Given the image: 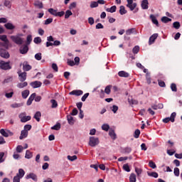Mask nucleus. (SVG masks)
<instances>
[{
    "label": "nucleus",
    "mask_w": 182,
    "mask_h": 182,
    "mask_svg": "<svg viewBox=\"0 0 182 182\" xmlns=\"http://www.w3.org/2000/svg\"><path fill=\"white\" fill-rule=\"evenodd\" d=\"M0 41H2L3 43H0V48H5L6 49H8L9 46V41L8 40V38L6 37V35H0Z\"/></svg>",
    "instance_id": "1"
},
{
    "label": "nucleus",
    "mask_w": 182,
    "mask_h": 182,
    "mask_svg": "<svg viewBox=\"0 0 182 182\" xmlns=\"http://www.w3.org/2000/svg\"><path fill=\"white\" fill-rule=\"evenodd\" d=\"M99 143H100V141H99V138H97L96 136H90V137L88 144L91 147H96V146H97L99 144Z\"/></svg>",
    "instance_id": "2"
},
{
    "label": "nucleus",
    "mask_w": 182,
    "mask_h": 182,
    "mask_svg": "<svg viewBox=\"0 0 182 182\" xmlns=\"http://www.w3.org/2000/svg\"><path fill=\"white\" fill-rule=\"evenodd\" d=\"M11 39L14 43H16V45H22V43H23V38L18 36H11Z\"/></svg>",
    "instance_id": "3"
},
{
    "label": "nucleus",
    "mask_w": 182,
    "mask_h": 182,
    "mask_svg": "<svg viewBox=\"0 0 182 182\" xmlns=\"http://www.w3.org/2000/svg\"><path fill=\"white\" fill-rule=\"evenodd\" d=\"M19 119L22 123H26L31 120V116H26V113L23 112L18 115Z\"/></svg>",
    "instance_id": "4"
},
{
    "label": "nucleus",
    "mask_w": 182,
    "mask_h": 182,
    "mask_svg": "<svg viewBox=\"0 0 182 182\" xmlns=\"http://www.w3.org/2000/svg\"><path fill=\"white\" fill-rule=\"evenodd\" d=\"M176 116H177V114L176 112H173L171 114L170 117H166L162 120L164 123H168V122H171V123H174Z\"/></svg>",
    "instance_id": "5"
},
{
    "label": "nucleus",
    "mask_w": 182,
    "mask_h": 182,
    "mask_svg": "<svg viewBox=\"0 0 182 182\" xmlns=\"http://www.w3.org/2000/svg\"><path fill=\"white\" fill-rule=\"evenodd\" d=\"M0 68L3 69V70H8L11 69V65H9V63L8 62L0 60Z\"/></svg>",
    "instance_id": "6"
},
{
    "label": "nucleus",
    "mask_w": 182,
    "mask_h": 182,
    "mask_svg": "<svg viewBox=\"0 0 182 182\" xmlns=\"http://www.w3.org/2000/svg\"><path fill=\"white\" fill-rule=\"evenodd\" d=\"M0 134H1V136H4V137H9V136H12L14 134V132L8 130V129H1L0 130Z\"/></svg>",
    "instance_id": "7"
},
{
    "label": "nucleus",
    "mask_w": 182,
    "mask_h": 182,
    "mask_svg": "<svg viewBox=\"0 0 182 182\" xmlns=\"http://www.w3.org/2000/svg\"><path fill=\"white\" fill-rule=\"evenodd\" d=\"M0 56L4 58V59H8L9 58V53L6 50L1 48L0 49Z\"/></svg>",
    "instance_id": "8"
},
{
    "label": "nucleus",
    "mask_w": 182,
    "mask_h": 182,
    "mask_svg": "<svg viewBox=\"0 0 182 182\" xmlns=\"http://www.w3.org/2000/svg\"><path fill=\"white\" fill-rule=\"evenodd\" d=\"M18 77H19L20 82H25L26 80V72L22 73V71H18Z\"/></svg>",
    "instance_id": "9"
},
{
    "label": "nucleus",
    "mask_w": 182,
    "mask_h": 182,
    "mask_svg": "<svg viewBox=\"0 0 182 182\" xmlns=\"http://www.w3.org/2000/svg\"><path fill=\"white\" fill-rule=\"evenodd\" d=\"M26 178L27 180H29V178H31V180H33V181H38V176H36V174L33 173H31L28 175H27L26 176Z\"/></svg>",
    "instance_id": "10"
},
{
    "label": "nucleus",
    "mask_w": 182,
    "mask_h": 182,
    "mask_svg": "<svg viewBox=\"0 0 182 182\" xmlns=\"http://www.w3.org/2000/svg\"><path fill=\"white\" fill-rule=\"evenodd\" d=\"M31 87L33 89H36L38 87H41L42 86V83L40 81H34L30 83Z\"/></svg>",
    "instance_id": "11"
},
{
    "label": "nucleus",
    "mask_w": 182,
    "mask_h": 182,
    "mask_svg": "<svg viewBox=\"0 0 182 182\" xmlns=\"http://www.w3.org/2000/svg\"><path fill=\"white\" fill-rule=\"evenodd\" d=\"M158 37H159V34H158V33H154V34H153V35L149 38V45H153V43H154V41H156Z\"/></svg>",
    "instance_id": "12"
},
{
    "label": "nucleus",
    "mask_w": 182,
    "mask_h": 182,
    "mask_svg": "<svg viewBox=\"0 0 182 182\" xmlns=\"http://www.w3.org/2000/svg\"><path fill=\"white\" fill-rule=\"evenodd\" d=\"M70 95H74V96H81V95H83V91L80 90H75L70 92Z\"/></svg>",
    "instance_id": "13"
},
{
    "label": "nucleus",
    "mask_w": 182,
    "mask_h": 182,
    "mask_svg": "<svg viewBox=\"0 0 182 182\" xmlns=\"http://www.w3.org/2000/svg\"><path fill=\"white\" fill-rule=\"evenodd\" d=\"M141 6L142 9H149V0H143Z\"/></svg>",
    "instance_id": "14"
},
{
    "label": "nucleus",
    "mask_w": 182,
    "mask_h": 182,
    "mask_svg": "<svg viewBox=\"0 0 182 182\" xmlns=\"http://www.w3.org/2000/svg\"><path fill=\"white\" fill-rule=\"evenodd\" d=\"M28 50H29V48H28V45L26 44L20 48V53L22 55H25V53H28Z\"/></svg>",
    "instance_id": "15"
},
{
    "label": "nucleus",
    "mask_w": 182,
    "mask_h": 182,
    "mask_svg": "<svg viewBox=\"0 0 182 182\" xmlns=\"http://www.w3.org/2000/svg\"><path fill=\"white\" fill-rule=\"evenodd\" d=\"M31 69H32V67L31 65H29V64H28V63L24 62L23 63V70H24L25 72H28V71L31 70Z\"/></svg>",
    "instance_id": "16"
},
{
    "label": "nucleus",
    "mask_w": 182,
    "mask_h": 182,
    "mask_svg": "<svg viewBox=\"0 0 182 182\" xmlns=\"http://www.w3.org/2000/svg\"><path fill=\"white\" fill-rule=\"evenodd\" d=\"M118 75L119 76V77H129V76H130V74H129V73L126 71H119L118 73Z\"/></svg>",
    "instance_id": "17"
},
{
    "label": "nucleus",
    "mask_w": 182,
    "mask_h": 182,
    "mask_svg": "<svg viewBox=\"0 0 182 182\" xmlns=\"http://www.w3.org/2000/svg\"><path fill=\"white\" fill-rule=\"evenodd\" d=\"M28 137V131L22 130L21 135L19 136L20 140H23V139H26Z\"/></svg>",
    "instance_id": "18"
},
{
    "label": "nucleus",
    "mask_w": 182,
    "mask_h": 182,
    "mask_svg": "<svg viewBox=\"0 0 182 182\" xmlns=\"http://www.w3.org/2000/svg\"><path fill=\"white\" fill-rule=\"evenodd\" d=\"M109 136L112 139V140H116L117 138L116 133H114V130H109Z\"/></svg>",
    "instance_id": "19"
},
{
    "label": "nucleus",
    "mask_w": 182,
    "mask_h": 182,
    "mask_svg": "<svg viewBox=\"0 0 182 182\" xmlns=\"http://www.w3.org/2000/svg\"><path fill=\"white\" fill-rule=\"evenodd\" d=\"M4 26L6 29H9L10 31H12V29H15V26L12 24L11 23H6L4 24Z\"/></svg>",
    "instance_id": "20"
},
{
    "label": "nucleus",
    "mask_w": 182,
    "mask_h": 182,
    "mask_svg": "<svg viewBox=\"0 0 182 182\" xmlns=\"http://www.w3.org/2000/svg\"><path fill=\"white\" fill-rule=\"evenodd\" d=\"M67 120L69 124H71V125L75 124V119H73V117H72V115H68Z\"/></svg>",
    "instance_id": "21"
},
{
    "label": "nucleus",
    "mask_w": 182,
    "mask_h": 182,
    "mask_svg": "<svg viewBox=\"0 0 182 182\" xmlns=\"http://www.w3.org/2000/svg\"><path fill=\"white\" fill-rule=\"evenodd\" d=\"M32 157H33V153L31 152V151L27 150L26 151V155H25V159H32Z\"/></svg>",
    "instance_id": "22"
},
{
    "label": "nucleus",
    "mask_w": 182,
    "mask_h": 182,
    "mask_svg": "<svg viewBox=\"0 0 182 182\" xmlns=\"http://www.w3.org/2000/svg\"><path fill=\"white\" fill-rule=\"evenodd\" d=\"M150 18H151V19L153 23H154V25H156L157 26H159V21H157V18H156V16H154V15H151V16H150Z\"/></svg>",
    "instance_id": "23"
},
{
    "label": "nucleus",
    "mask_w": 182,
    "mask_h": 182,
    "mask_svg": "<svg viewBox=\"0 0 182 182\" xmlns=\"http://www.w3.org/2000/svg\"><path fill=\"white\" fill-rule=\"evenodd\" d=\"M116 9H117L116 6H112L110 8H107L106 11L107 12H110V14H113L114 12H116Z\"/></svg>",
    "instance_id": "24"
},
{
    "label": "nucleus",
    "mask_w": 182,
    "mask_h": 182,
    "mask_svg": "<svg viewBox=\"0 0 182 182\" xmlns=\"http://www.w3.org/2000/svg\"><path fill=\"white\" fill-rule=\"evenodd\" d=\"M42 116V114L41 112H36V114H34V119L37 120L38 122H41V117Z\"/></svg>",
    "instance_id": "25"
},
{
    "label": "nucleus",
    "mask_w": 182,
    "mask_h": 182,
    "mask_svg": "<svg viewBox=\"0 0 182 182\" xmlns=\"http://www.w3.org/2000/svg\"><path fill=\"white\" fill-rule=\"evenodd\" d=\"M161 22L164 23H168V22H171V18L167 17V16H164L161 19Z\"/></svg>",
    "instance_id": "26"
},
{
    "label": "nucleus",
    "mask_w": 182,
    "mask_h": 182,
    "mask_svg": "<svg viewBox=\"0 0 182 182\" xmlns=\"http://www.w3.org/2000/svg\"><path fill=\"white\" fill-rule=\"evenodd\" d=\"M18 175L20 178H22L23 176H25V171L23 168L18 169V173L16 174V176Z\"/></svg>",
    "instance_id": "27"
},
{
    "label": "nucleus",
    "mask_w": 182,
    "mask_h": 182,
    "mask_svg": "<svg viewBox=\"0 0 182 182\" xmlns=\"http://www.w3.org/2000/svg\"><path fill=\"white\" fill-rule=\"evenodd\" d=\"M26 86H28L27 82H20L17 85V87H18V89H23V87H26Z\"/></svg>",
    "instance_id": "28"
},
{
    "label": "nucleus",
    "mask_w": 182,
    "mask_h": 182,
    "mask_svg": "<svg viewBox=\"0 0 182 182\" xmlns=\"http://www.w3.org/2000/svg\"><path fill=\"white\" fill-rule=\"evenodd\" d=\"M23 99H26L29 96V90H26L21 92Z\"/></svg>",
    "instance_id": "29"
},
{
    "label": "nucleus",
    "mask_w": 182,
    "mask_h": 182,
    "mask_svg": "<svg viewBox=\"0 0 182 182\" xmlns=\"http://www.w3.org/2000/svg\"><path fill=\"white\" fill-rule=\"evenodd\" d=\"M119 14H120V15H126V14H127V11H126L124 6H120Z\"/></svg>",
    "instance_id": "30"
},
{
    "label": "nucleus",
    "mask_w": 182,
    "mask_h": 182,
    "mask_svg": "<svg viewBox=\"0 0 182 182\" xmlns=\"http://www.w3.org/2000/svg\"><path fill=\"white\" fill-rule=\"evenodd\" d=\"M147 174L149 177H154V178H157V177H159V173H157V172H147Z\"/></svg>",
    "instance_id": "31"
},
{
    "label": "nucleus",
    "mask_w": 182,
    "mask_h": 182,
    "mask_svg": "<svg viewBox=\"0 0 182 182\" xmlns=\"http://www.w3.org/2000/svg\"><path fill=\"white\" fill-rule=\"evenodd\" d=\"M128 102L129 103V105H138L139 104V101H137L136 100L132 99V98H128Z\"/></svg>",
    "instance_id": "32"
},
{
    "label": "nucleus",
    "mask_w": 182,
    "mask_h": 182,
    "mask_svg": "<svg viewBox=\"0 0 182 182\" xmlns=\"http://www.w3.org/2000/svg\"><path fill=\"white\" fill-rule=\"evenodd\" d=\"M50 103H51V107L52 109H56V107H58V102L55 100H50Z\"/></svg>",
    "instance_id": "33"
},
{
    "label": "nucleus",
    "mask_w": 182,
    "mask_h": 182,
    "mask_svg": "<svg viewBox=\"0 0 182 182\" xmlns=\"http://www.w3.org/2000/svg\"><path fill=\"white\" fill-rule=\"evenodd\" d=\"M122 168L124 171H127V173H130V166H129V164H124Z\"/></svg>",
    "instance_id": "34"
},
{
    "label": "nucleus",
    "mask_w": 182,
    "mask_h": 182,
    "mask_svg": "<svg viewBox=\"0 0 182 182\" xmlns=\"http://www.w3.org/2000/svg\"><path fill=\"white\" fill-rule=\"evenodd\" d=\"M4 5V6L9 8V9H11V8H12V4H11V1L9 0H5Z\"/></svg>",
    "instance_id": "35"
},
{
    "label": "nucleus",
    "mask_w": 182,
    "mask_h": 182,
    "mask_svg": "<svg viewBox=\"0 0 182 182\" xmlns=\"http://www.w3.org/2000/svg\"><path fill=\"white\" fill-rule=\"evenodd\" d=\"M67 159L68 160H69L70 161H75V160H77V156L76 155H74V156H70V155H68L67 156Z\"/></svg>",
    "instance_id": "36"
},
{
    "label": "nucleus",
    "mask_w": 182,
    "mask_h": 182,
    "mask_svg": "<svg viewBox=\"0 0 182 182\" xmlns=\"http://www.w3.org/2000/svg\"><path fill=\"white\" fill-rule=\"evenodd\" d=\"M72 15H73V14L72 13V11L70 10H67L65 11V19H69L70 16H72Z\"/></svg>",
    "instance_id": "37"
},
{
    "label": "nucleus",
    "mask_w": 182,
    "mask_h": 182,
    "mask_svg": "<svg viewBox=\"0 0 182 182\" xmlns=\"http://www.w3.org/2000/svg\"><path fill=\"white\" fill-rule=\"evenodd\" d=\"M31 42H32V35H28L26 38V45H31Z\"/></svg>",
    "instance_id": "38"
},
{
    "label": "nucleus",
    "mask_w": 182,
    "mask_h": 182,
    "mask_svg": "<svg viewBox=\"0 0 182 182\" xmlns=\"http://www.w3.org/2000/svg\"><path fill=\"white\" fill-rule=\"evenodd\" d=\"M102 129L105 131V132H109V129H110V126H109V124H104L102 126Z\"/></svg>",
    "instance_id": "39"
},
{
    "label": "nucleus",
    "mask_w": 182,
    "mask_h": 182,
    "mask_svg": "<svg viewBox=\"0 0 182 182\" xmlns=\"http://www.w3.org/2000/svg\"><path fill=\"white\" fill-rule=\"evenodd\" d=\"M129 181L130 182H136V174L134 173H131L130 176H129Z\"/></svg>",
    "instance_id": "40"
},
{
    "label": "nucleus",
    "mask_w": 182,
    "mask_h": 182,
    "mask_svg": "<svg viewBox=\"0 0 182 182\" xmlns=\"http://www.w3.org/2000/svg\"><path fill=\"white\" fill-rule=\"evenodd\" d=\"M51 130H60V124L57 123L51 127Z\"/></svg>",
    "instance_id": "41"
},
{
    "label": "nucleus",
    "mask_w": 182,
    "mask_h": 182,
    "mask_svg": "<svg viewBox=\"0 0 182 182\" xmlns=\"http://www.w3.org/2000/svg\"><path fill=\"white\" fill-rule=\"evenodd\" d=\"M127 6L129 8L130 11H133L137 6V4L132 3V4L127 5Z\"/></svg>",
    "instance_id": "42"
},
{
    "label": "nucleus",
    "mask_w": 182,
    "mask_h": 182,
    "mask_svg": "<svg viewBox=\"0 0 182 182\" xmlns=\"http://www.w3.org/2000/svg\"><path fill=\"white\" fill-rule=\"evenodd\" d=\"M139 50H140V47H139V46H134V48L132 49V52L133 53H134V55L139 53Z\"/></svg>",
    "instance_id": "43"
},
{
    "label": "nucleus",
    "mask_w": 182,
    "mask_h": 182,
    "mask_svg": "<svg viewBox=\"0 0 182 182\" xmlns=\"http://www.w3.org/2000/svg\"><path fill=\"white\" fill-rule=\"evenodd\" d=\"M16 150L17 153H22V151H23V146H22V145H18Z\"/></svg>",
    "instance_id": "44"
},
{
    "label": "nucleus",
    "mask_w": 182,
    "mask_h": 182,
    "mask_svg": "<svg viewBox=\"0 0 182 182\" xmlns=\"http://www.w3.org/2000/svg\"><path fill=\"white\" fill-rule=\"evenodd\" d=\"M48 12L51 14V15H53L54 16H56V14L58 13V11L57 10H55L53 9H48Z\"/></svg>",
    "instance_id": "45"
},
{
    "label": "nucleus",
    "mask_w": 182,
    "mask_h": 182,
    "mask_svg": "<svg viewBox=\"0 0 182 182\" xmlns=\"http://www.w3.org/2000/svg\"><path fill=\"white\" fill-rule=\"evenodd\" d=\"M142 172H143V170H141V168H135V173H136L138 177H140Z\"/></svg>",
    "instance_id": "46"
},
{
    "label": "nucleus",
    "mask_w": 182,
    "mask_h": 182,
    "mask_svg": "<svg viewBox=\"0 0 182 182\" xmlns=\"http://www.w3.org/2000/svg\"><path fill=\"white\" fill-rule=\"evenodd\" d=\"M99 6V3L97 1H92L90 4V8H97Z\"/></svg>",
    "instance_id": "47"
},
{
    "label": "nucleus",
    "mask_w": 182,
    "mask_h": 182,
    "mask_svg": "<svg viewBox=\"0 0 182 182\" xmlns=\"http://www.w3.org/2000/svg\"><path fill=\"white\" fill-rule=\"evenodd\" d=\"M111 110L112 112H113V113H117V110H119V107H117V105H113L112 107H111Z\"/></svg>",
    "instance_id": "48"
},
{
    "label": "nucleus",
    "mask_w": 182,
    "mask_h": 182,
    "mask_svg": "<svg viewBox=\"0 0 182 182\" xmlns=\"http://www.w3.org/2000/svg\"><path fill=\"white\" fill-rule=\"evenodd\" d=\"M139 136H140V131L139 129H136L134 132V137L135 139H139Z\"/></svg>",
    "instance_id": "49"
},
{
    "label": "nucleus",
    "mask_w": 182,
    "mask_h": 182,
    "mask_svg": "<svg viewBox=\"0 0 182 182\" xmlns=\"http://www.w3.org/2000/svg\"><path fill=\"white\" fill-rule=\"evenodd\" d=\"M173 173L176 177H178V176H180V169L178 168H175Z\"/></svg>",
    "instance_id": "50"
},
{
    "label": "nucleus",
    "mask_w": 182,
    "mask_h": 182,
    "mask_svg": "<svg viewBox=\"0 0 182 182\" xmlns=\"http://www.w3.org/2000/svg\"><path fill=\"white\" fill-rule=\"evenodd\" d=\"M34 43H41V42H42V38H41V37H36L33 40Z\"/></svg>",
    "instance_id": "51"
},
{
    "label": "nucleus",
    "mask_w": 182,
    "mask_h": 182,
    "mask_svg": "<svg viewBox=\"0 0 182 182\" xmlns=\"http://www.w3.org/2000/svg\"><path fill=\"white\" fill-rule=\"evenodd\" d=\"M4 156H5V153L0 152V163H4L5 161V159L4 158Z\"/></svg>",
    "instance_id": "52"
},
{
    "label": "nucleus",
    "mask_w": 182,
    "mask_h": 182,
    "mask_svg": "<svg viewBox=\"0 0 182 182\" xmlns=\"http://www.w3.org/2000/svg\"><path fill=\"white\" fill-rule=\"evenodd\" d=\"M35 59H36V60H41L42 59V53H36L35 55Z\"/></svg>",
    "instance_id": "53"
},
{
    "label": "nucleus",
    "mask_w": 182,
    "mask_h": 182,
    "mask_svg": "<svg viewBox=\"0 0 182 182\" xmlns=\"http://www.w3.org/2000/svg\"><path fill=\"white\" fill-rule=\"evenodd\" d=\"M149 165L151 168H156L157 167V166H156V163L153 162V161H150Z\"/></svg>",
    "instance_id": "54"
},
{
    "label": "nucleus",
    "mask_w": 182,
    "mask_h": 182,
    "mask_svg": "<svg viewBox=\"0 0 182 182\" xmlns=\"http://www.w3.org/2000/svg\"><path fill=\"white\" fill-rule=\"evenodd\" d=\"M35 6H37V8H39L41 9V8H43V4L39 1H37L34 4Z\"/></svg>",
    "instance_id": "55"
},
{
    "label": "nucleus",
    "mask_w": 182,
    "mask_h": 182,
    "mask_svg": "<svg viewBox=\"0 0 182 182\" xmlns=\"http://www.w3.org/2000/svg\"><path fill=\"white\" fill-rule=\"evenodd\" d=\"M173 28H175V29H180V22L178 21L174 22L173 23Z\"/></svg>",
    "instance_id": "56"
},
{
    "label": "nucleus",
    "mask_w": 182,
    "mask_h": 182,
    "mask_svg": "<svg viewBox=\"0 0 182 182\" xmlns=\"http://www.w3.org/2000/svg\"><path fill=\"white\" fill-rule=\"evenodd\" d=\"M89 97V92L85 93L81 98L82 102H86V100Z\"/></svg>",
    "instance_id": "57"
},
{
    "label": "nucleus",
    "mask_w": 182,
    "mask_h": 182,
    "mask_svg": "<svg viewBox=\"0 0 182 182\" xmlns=\"http://www.w3.org/2000/svg\"><path fill=\"white\" fill-rule=\"evenodd\" d=\"M171 89L172 92H177V86L176 85V84L172 83L171 85Z\"/></svg>",
    "instance_id": "58"
},
{
    "label": "nucleus",
    "mask_w": 182,
    "mask_h": 182,
    "mask_svg": "<svg viewBox=\"0 0 182 182\" xmlns=\"http://www.w3.org/2000/svg\"><path fill=\"white\" fill-rule=\"evenodd\" d=\"M13 182H21V178L19 177V175L14 176Z\"/></svg>",
    "instance_id": "59"
},
{
    "label": "nucleus",
    "mask_w": 182,
    "mask_h": 182,
    "mask_svg": "<svg viewBox=\"0 0 182 182\" xmlns=\"http://www.w3.org/2000/svg\"><path fill=\"white\" fill-rule=\"evenodd\" d=\"M53 22V18H47L45 21V25H49L50 23H52Z\"/></svg>",
    "instance_id": "60"
},
{
    "label": "nucleus",
    "mask_w": 182,
    "mask_h": 182,
    "mask_svg": "<svg viewBox=\"0 0 182 182\" xmlns=\"http://www.w3.org/2000/svg\"><path fill=\"white\" fill-rule=\"evenodd\" d=\"M67 63L69 66H75V61L69 59L68 60Z\"/></svg>",
    "instance_id": "61"
},
{
    "label": "nucleus",
    "mask_w": 182,
    "mask_h": 182,
    "mask_svg": "<svg viewBox=\"0 0 182 182\" xmlns=\"http://www.w3.org/2000/svg\"><path fill=\"white\" fill-rule=\"evenodd\" d=\"M88 23H90V25H94L95 18H93V17L88 18Z\"/></svg>",
    "instance_id": "62"
},
{
    "label": "nucleus",
    "mask_w": 182,
    "mask_h": 182,
    "mask_svg": "<svg viewBox=\"0 0 182 182\" xmlns=\"http://www.w3.org/2000/svg\"><path fill=\"white\" fill-rule=\"evenodd\" d=\"M95 28H96V29H103V28H105V26L101 23H98L96 25Z\"/></svg>",
    "instance_id": "63"
},
{
    "label": "nucleus",
    "mask_w": 182,
    "mask_h": 182,
    "mask_svg": "<svg viewBox=\"0 0 182 182\" xmlns=\"http://www.w3.org/2000/svg\"><path fill=\"white\" fill-rule=\"evenodd\" d=\"M32 129V126L30 124H27L24 126V130H26V132H29V130H31Z\"/></svg>",
    "instance_id": "64"
}]
</instances>
